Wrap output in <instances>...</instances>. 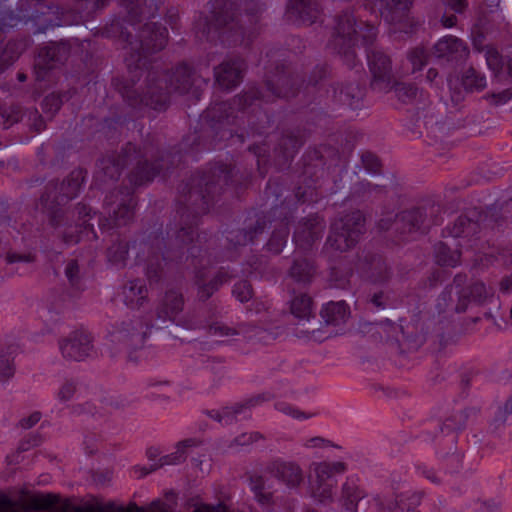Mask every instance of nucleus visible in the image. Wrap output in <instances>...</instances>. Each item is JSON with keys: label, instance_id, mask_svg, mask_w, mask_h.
<instances>
[{"label": "nucleus", "instance_id": "nucleus-16", "mask_svg": "<svg viewBox=\"0 0 512 512\" xmlns=\"http://www.w3.org/2000/svg\"><path fill=\"white\" fill-rule=\"evenodd\" d=\"M270 399L269 395L261 394L250 398L244 402L236 403L232 406L223 407L218 410L208 411V416L222 425H230L238 420L240 415H246L247 411L263 401Z\"/></svg>", "mask_w": 512, "mask_h": 512}, {"label": "nucleus", "instance_id": "nucleus-51", "mask_svg": "<svg viewBox=\"0 0 512 512\" xmlns=\"http://www.w3.org/2000/svg\"><path fill=\"white\" fill-rule=\"evenodd\" d=\"M5 261L9 265L17 263H32L34 262V256L31 253H17L8 252L5 257Z\"/></svg>", "mask_w": 512, "mask_h": 512}, {"label": "nucleus", "instance_id": "nucleus-37", "mask_svg": "<svg viewBox=\"0 0 512 512\" xmlns=\"http://www.w3.org/2000/svg\"><path fill=\"white\" fill-rule=\"evenodd\" d=\"M478 230V224L467 217L460 216L454 223L451 234L453 237H468Z\"/></svg>", "mask_w": 512, "mask_h": 512}, {"label": "nucleus", "instance_id": "nucleus-4", "mask_svg": "<svg viewBox=\"0 0 512 512\" xmlns=\"http://www.w3.org/2000/svg\"><path fill=\"white\" fill-rule=\"evenodd\" d=\"M184 309V297L182 293L175 289L165 292L155 308L157 320L163 323L172 322L188 330L200 329L202 320L195 312L182 314Z\"/></svg>", "mask_w": 512, "mask_h": 512}, {"label": "nucleus", "instance_id": "nucleus-45", "mask_svg": "<svg viewBox=\"0 0 512 512\" xmlns=\"http://www.w3.org/2000/svg\"><path fill=\"white\" fill-rule=\"evenodd\" d=\"M253 294L252 287L250 283L246 280H242L237 282L234 285L233 288V295L238 299L240 302H247L251 299Z\"/></svg>", "mask_w": 512, "mask_h": 512}, {"label": "nucleus", "instance_id": "nucleus-36", "mask_svg": "<svg viewBox=\"0 0 512 512\" xmlns=\"http://www.w3.org/2000/svg\"><path fill=\"white\" fill-rule=\"evenodd\" d=\"M128 257V244L124 241L113 243L107 250V258L117 267H123Z\"/></svg>", "mask_w": 512, "mask_h": 512}, {"label": "nucleus", "instance_id": "nucleus-26", "mask_svg": "<svg viewBox=\"0 0 512 512\" xmlns=\"http://www.w3.org/2000/svg\"><path fill=\"white\" fill-rule=\"evenodd\" d=\"M125 304L132 308L141 307L147 299V288L140 280L129 281L123 287Z\"/></svg>", "mask_w": 512, "mask_h": 512}, {"label": "nucleus", "instance_id": "nucleus-15", "mask_svg": "<svg viewBox=\"0 0 512 512\" xmlns=\"http://www.w3.org/2000/svg\"><path fill=\"white\" fill-rule=\"evenodd\" d=\"M324 229L325 223L322 218L309 216L298 223L293 239L298 247L307 249L321 239Z\"/></svg>", "mask_w": 512, "mask_h": 512}, {"label": "nucleus", "instance_id": "nucleus-12", "mask_svg": "<svg viewBox=\"0 0 512 512\" xmlns=\"http://www.w3.org/2000/svg\"><path fill=\"white\" fill-rule=\"evenodd\" d=\"M368 62L372 73V88L378 91H388L393 81L389 57L383 52L375 50L368 54Z\"/></svg>", "mask_w": 512, "mask_h": 512}, {"label": "nucleus", "instance_id": "nucleus-55", "mask_svg": "<svg viewBox=\"0 0 512 512\" xmlns=\"http://www.w3.org/2000/svg\"><path fill=\"white\" fill-rule=\"evenodd\" d=\"M27 117L30 127L36 132H40L45 129L44 119L37 110L28 111Z\"/></svg>", "mask_w": 512, "mask_h": 512}, {"label": "nucleus", "instance_id": "nucleus-42", "mask_svg": "<svg viewBox=\"0 0 512 512\" xmlns=\"http://www.w3.org/2000/svg\"><path fill=\"white\" fill-rule=\"evenodd\" d=\"M65 276L71 287L81 289L82 276L80 272V267L76 260L68 261L65 267Z\"/></svg>", "mask_w": 512, "mask_h": 512}, {"label": "nucleus", "instance_id": "nucleus-60", "mask_svg": "<svg viewBox=\"0 0 512 512\" xmlns=\"http://www.w3.org/2000/svg\"><path fill=\"white\" fill-rule=\"evenodd\" d=\"M490 98L495 104H504L512 98V88H507L499 93H492Z\"/></svg>", "mask_w": 512, "mask_h": 512}, {"label": "nucleus", "instance_id": "nucleus-6", "mask_svg": "<svg viewBox=\"0 0 512 512\" xmlns=\"http://www.w3.org/2000/svg\"><path fill=\"white\" fill-rule=\"evenodd\" d=\"M346 464L343 462H315L311 464L312 476L310 480L312 496L319 502L325 503L332 500L334 474L345 472Z\"/></svg>", "mask_w": 512, "mask_h": 512}, {"label": "nucleus", "instance_id": "nucleus-43", "mask_svg": "<svg viewBox=\"0 0 512 512\" xmlns=\"http://www.w3.org/2000/svg\"><path fill=\"white\" fill-rule=\"evenodd\" d=\"M14 373L13 359L9 355L0 353V382H7L14 376Z\"/></svg>", "mask_w": 512, "mask_h": 512}, {"label": "nucleus", "instance_id": "nucleus-64", "mask_svg": "<svg viewBox=\"0 0 512 512\" xmlns=\"http://www.w3.org/2000/svg\"><path fill=\"white\" fill-rule=\"evenodd\" d=\"M177 238L182 243H188V242L192 241V239H193V230L191 228H188V229L182 228L178 232Z\"/></svg>", "mask_w": 512, "mask_h": 512}, {"label": "nucleus", "instance_id": "nucleus-27", "mask_svg": "<svg viewBox=\"0 0 512 512\" xmlns=\"http://www.w3.org/2000/svg\"><path fill=\"white\" fill-rule=\"evenodd\" d=\"M349 308L344 301L330 302L321 310V317L326 325H340L346 322Z\"/></svg>", "mask_w": 512, "mask_h": 512}, {"label": "nucleus", "instance_id": "nucleus-52", "mask_svg": "<svg viewBox=\"0 0 512 512\" xmlns=\"http://www.w3.org/2000/svg\"><path fill=\"white\" fill-rule=\"evenodd\" d=\"M369 303L373 305L376 309H384L390 303V297L384 291H376L369 297Z\"/></svg>", "mask_w": 512, "mask_h": 512}, {"label": "nucleus", "instance_id": "nucleus-61", "mask_svg": "<svg viewBox=\"0 0 512 512\" xmlns=\"http://www.w3.org/2000/svg\"><path fill=\"white\" fill-rule=\"evenodd\" d=\"M41 419L40 412H34L30 416L20 420V426L24 429H30L36 425Z\"/></svg>", "mask_w": 512, "mask_h": 512}, {"label": "nucleus", "instance_id": "nucleus-58", "mask_svg": "<svg viewBox=\"0 0 512 512\" xmlns=\"http://www.w3.org/2000/svg\"><path fill=\"white\" fill-rule=\"evenodd\" d=\"M56 502H57L56 496L49 494L46 496H41L39 498H36L34 500V505H35V508H37V509H48L51 506H53L54 504H56Z\"/></svg>", "mask_w": 512, "mask_h": 512}, {"label": "nucleus", "instance_id": "nucleus-31", "mask_svg": "<svg viewBox=\"0 0 512 512\" xmlns=\"http://www.w3.org/2000/svg\"><path fill=\"white\" fill-rule=\"evenodd\" d=\"M313 275L314 267L306 259L295 260L290 269L291 278L300 284L310 283L313 278Z\"/></svg>", "mask_w": 512, "mask_h": 512}, {"label": "nucleus", "instance_id": "nucleus-2", "mask_svg": "<svg viewBox=\"0 0 512 512\" xmlns=\"http://www.w3.org/2000/svg\"><path fill=\"white\" fill-rule=\"evenodd\" d=\"M134 161H136L137 164L131 174V182L134 183V185H142L151 181L159 172L160 167L158 165L153 164L148 167L147 160L142 161L135 146L128 144L123 154L119 155L117 159L109 156L100 161L96 178L103 182L106 180H116L120 176L122 169Z\"/></svg>", "mask_w": 512, "mask_h": 512}, {"label": "nucleus", "instance_id": "nucleus-47", "mask_svg": "<svg viewBox=\"0 0 512 512\" xmlns=\"http://www.w3.org/2000/svg\"><path fill=\"white\" fill-rule=\"evenodd\" d=\"M428 53L422 47H417L409 53V61L413 66V71L420 70L427 62Z\"/></svg>", "mask_w": 512, "mask_h": 512}, {"label": "nucleus", "instance_id": "nucleus-63", "mask_svg": "<svg viewBox=\"0 0 512 512\" xmlns=\"http://www.w3.org/2000/svg\"><path fill=\"white\" fill-rule=\"evenodd\" d=\"M276 409L283 412L284 414L291 415L294 418H301L303 416V413L285 403L276 404Z\"/></svg>", "mask_w": 512, "mask_h": 512}, {"label": "nucleus", "instance_id": "nucleus-22", "mask_svg": "<svg viewBox=\"0 0 512 512\" xmlns=\"http://www.w3.org/2000/svg\"><path fill=\"white\" fill-rule=\"evenodd\" d=\"M202 328L207 329V332L211 336L215 337H233L236 335H248L256 327L248 323H240L236 326H230L222 321H211L204 323L202 321Z\"/></svg>", "mask_w": 512, "mask_h": 512}, {"label": "nucleus", "instance_id": "nucleus-56", "mask_svg": "<svg viewBox=\"0 0 512 512\" xmlns=\"http://www.w3.org/2000/svg\"><path fill=\"white\" fill-rule=\"evenodd\" d=\"M262 438V435L259 432H247L242 433L241 435L237 436L233 443L237 446H243V445H249L251 443H254Z\"/></svg>", "mask_w": 512, "mask_h": 512}, {"label": "nucleus", "instance_id": "nucleus-41", "mask_svg": "<svg viewBox=\"0 0 512 512\" xmlns=\"http://www.w3.org/2000/svg\"><path fill=\"white\" fill-rule=\"evenodd\" d=\"M410 4L411 0H391L388 3L389 14L386 15V18L393 22L400 21L405 16Z\"/></svg>", "mask_w": 512, "mask_h": 512}, {"label": "nucleus", "instance_id": "nucleus-62", "mask_svg": "<svg viewBox=\"0 0 512 512\" xmlns=\"http://www.w3.org/2000/svg\"><path fill=\"white\" fill-rule=\"evenodd\" d=\"M512 414V398L509 399L502 408L499 409L495 421L502 424L506 421V416Z\"/></svg>", "mask_w": 512, "mask_h": 512}, {"label": "nucleus", "instance_id": "nucleus-32", "mask_svg": "<svg viewBox=\"0 0 512 512\" xmlns=\"http://www.w3.org/2000/svg\"><path fill=\"white\" fill-rule=\"evenodd\" d=\"M60 50L61 48L56 45L42 48L36 60V67L40 70L53 69L56 62L59 61Z\"/></svg>", "mask_w": 512, "mask_h": 512}, {"label": "nucleus", "instance_id": "nucleus-5", "mask_svg": "<svg viewBox=\"0 0 512 512\" xmlns=\"http://www.w3.org/2000/svg\"><path fill=\"white\" fill-rule=\"evenodd\" d=\"M355 18L351 12L345 11L338 15L335 20L334 45L339 53L343 52L347 56H353L348 50L358 42L361 37L363 44H370L377 36V30L373 25L365 24L359 32L355 28Z\"/></svg>", "mask_w": 512, "mask_h": 512}, {"label": "nucleus", "instance_id": "nucleus-21", "mask_svg": "<svg viewBox=\"0 0 512 512\" xmlns=\"http://www.w3.org/2000/svg\"><path fill=\"white\" fill-rule=\"evenodd\" d=\"M228 280V274L223 271H219L213 275H209L207 271H198L196 273L195 283L198 287L199 299L203 301L207 300Z\"/></svg>", "mask_w": 512, "mask_h": 512}, {"label": "nucleus", "instance_id": "nucleus-59", "mask_svg": "<svg viewBox=\"0 0 512 512\" xmlns=\"http://www.w3.org/2000/svg\"><path fill=\"white\" fill-rule=\"evenodd\" d=\"M230 241H235V245H246L253 241V235L245 231H237L235 235L231 234Z\"/></svg>", "mask_w": 512, "mask_h": 512}, {"label": "nucleus", "instance_id": "nucleus-46", "mask_svg": "<svg viewBox=\"0 0 512 512\" xmlns=\"http://www.w3.org/2000/svg\"><path fill=\"white\" fill-rule=\"evenodd\" d=\"M485 58L488 67L498 74L503 68V59L499 52L494 48H488L485 52Z\"/></svg>", "mask_w": 512, "mask_h": 512}, {"label": "nucleus", "instance_id": "nucleus-3", "mask_svg": "<svg viewBox=\"0 0 512 512\" xmlns=\"http://www.w3.org/2000/svg\"><path fill=\"white\" fill-rule=\"evenodd\" d=\"M365 230V217L360 211H353L335 220L326 241V248L345 252L355 246Z\"/></svg>", "mask_w": 512, "mask_h": 512}, {"label": "nucleus", "instance_id": "nucleus-7", "mask_svg": "<svg viewBox=\"0 0 512 512\" xmlns=\"http://www.w3.org/2000/svg\"><path fill=\"white\" fill-rule=\"evenodd\" d=\"M83 179V172L75 170L60 185L49 184L46 187V192L41 197L42 205L51 211L56 206L65 205L78 196Z\"/></svg>", "mask_w": 512, "mask_h": 512}, {"label": "nucleus", "instance_id": "nucleus-11", "mask_svg": "<svg viewBox=\"0 0 512 512\" xmlns=\"http://www.w3.org/2000/svg\"><path fill=\"white\" fill-rule=\"evenodd\" d=\"M149 327L140 318L123 321L112 332V341L129 348H139L147 338Z\"/></svg>", "mask_w": 512, "mask_h": 512}, {"label": "nucleus", "instance_id": "nucleus-29", "mask_svg": "<svg viewBox=\"0 0 512 512\" xmlns=\"http://www.w3.org/2000/svg\"><path fill=\"white\" fill-rule=\"evenodd\" d=\"M461 83L464 89L468 92L482 91L487 85L485 76L473 67H470L463 72Z\"/></svg>", "mask_w": 512, "mask_h": 512}, {"label": "nucleus", "instance_id": "nucleus-38", "mask_svg": "<svg viewBox=\"0 0 512 512\" xmlns=\"http://www.w3.org/2000/svg\"><path fill=\"white\" fill-rule=\"evenodd\" d=\"M279 472L283 481L291 487L298 486L303 479L301 468L295 464H284L281 466Z\"/></svg>", "mask_w": 512, "mask_h": 512}, {"label": "nucleus", "instance_id": "nucleus-49", "mask_svg": "<svg viewBox=\"0 0 512 512\" xmlns=\"http://www.w3.org/2000/svg\"><path fill=\"white\" fill-rule=\"evenodd\" d=\"M303 446L307 449H322V448H327V447L338 448V446L335 445L332 441H330L326 438H323L321 436H315V437L306 439L303 442Z\"/></svg>", "mask_w": 512, "mask_h": 512}, {"label": "nucleus", "instance_id": "nucleus-30", "mask_svg": "<svg viewBox=\"0 0 512 512\" xmlns=\"http://www.w3.org/2000/svg\"><path fill=\"white\" fill-rule=\"evenodd\" d=\"M464 289L468 291V300L470 303L483 304L492 298L494 291L487 288L483 282L473 281L468 284L464 283Z\"/></svg>", "mask_w": 512, "mask_h": 512}, {"label": "nucleus", "instance_id": "nucleus-34", "mask_svg": "<svg viewBox=\"0 0 512 512\" xmlns=\"http://www.w3.org/2000/svg\"><path fill=\"white\" fill-rule=\"evenodd\" d=\"M250 488L257 501L261 504H269L272 499V492L267 486L266 480L260 475L250 477Z\"/></svg>", "mask_w": 512, "mask_h": 512}, {"label": "nucleus", "instance_id": "nucleus-10", "mask_svg": "<svg viewBox=\"0 0 512 512\" xmlns=\"http://www.w3.org/2000/svg\"><path fill=\"white\" fill-rule=\"evenodd\" d=\"M464 276L457 275L452 284L448 285L437 299L436 308L439 313H461L470 304L468 291L464 289Z\"/></svg>", "mask_w": 512, "mask_h": 512}, {"label": "nucleus", "instance_id": "nucleus-14", "mask_svg": "<svg viewBox=\"0 0 512 512\" xmlns=\"http://www.w3.org/2000/svg\"><path fill=\"white\" fill-rule=\"evenodd\" d=\"M109 214L115 226H124L134 217L135 199L129 191H115L108 198Z\"/></svg>", "mask_w": 512, "mask_h": 512}, {"label": "nucleus", "instance_id": "nucleus-8", "mask_svg": "<svg viewBox=\"0 0 512 512\" xmlns=\"http://www.w3.org/2000/svg\"><path fill=\"white\" fill-rule=\"evenodd\" d=\"M207 34L211 38H213L211 34H218L223 42L236 44L244 41V31L234 19L232 3L225 4L222 10L215 12L213 23L208 26Z\"/></svg>", "mask_w": 512, "mask_h": 512}, {"label": "nucleus", "instance_id": "nucleus-50", "mask_svg": "<svg viewBox=\"0 0 512 512\" xmlns=\"http://www.w3.org/2000/svg\"><path fill=\"white\" fill-rule=\"evenodd\" d=\"M361 159H362V164H363L364 168L368 172L376 174L380 171L381 164L376 155H374L370 152H366V153L362 154Z\"/></svg>", "mask_w": 512, "mask_h": 512}, {"label": "nucleus", "instance_id": "nucleus-9", "mask_svg": "<svg viewBox=\"0 0 512 512\" xmlns=\"http://www.w3.org/2000/svg\"><path fill=\"white\" fill-rule=\"evenodd\" d=\"M58 348L66 361H83L95 354L93 338L84 331H73L59 339Z\"/></svg>", "mask_w": 512, "mask_h": 512}, {"label": "nucleus", "instance_id": "nucleus-13", "mask_svg": "<svg viewBox=\"0 0 512 512\" xmlns=\"http://www.w3.org/2000/svg\"><path fill=\"white\" fill-rule=\"evenodd\" d=\"M430 224L431 222L427 220V210L424 208H415L403 211L396 216L393 223H390V219H381L379 221V227L381 229L388 230L393 227L400 233L411 232L422 227H428Z\"/></svg>", "mask_w": 512, "mask_h": 512}, {"label": "nucleus", "instance_id": "nucleus-1", "mask_svg": "<svg viewBox=\"0 0 512 512\" xmlns=\"http://www.w3.org/2000/svg\"><path fill=\"white\" fill-rule=\"evenodd\" d=\"M122 37L127 42L124 49L127 50L125 62L131 75V82L134 86L143 73L146 74L144 85H139L133 91L127 90L126 96L132 104L139 102L150 106L155 110H162L167 106L169 95L172 92L189 94L198 97L202 84L206 81L197 76L188 66L183 65L176 68L172 74L160 76L158 71L145 70V56L140 50L146 53H153L162 50L168 38L167 28L161 24L146 23L141 29L139 39L134 42L129 40L130 33L122 32Z\"/></svg>", "mask_w": 512, "mask_h": 512}, {"label": "nucleus", "instance_id": "nucleus-40", "mask_svg": "<svg viewBox=\"0 0 512 512\" xmlns=\"http://www.w3.org/2000/svg\"><path fill=\"white\" fill-rule=\"evenodd\" d=\"M21 119V109L18 106L5 107L0 104V125L8 128Z\"/></svg>", "mask_w": 512, "mask_h": 512}, {"label": "nucleus", "instance_id": "nucleus-57", "mask_svg": "<svg viewBox=\"0 0 512 512\" xmlns=\"http://www.w3.org/2000/svg\"><path fill=\"white\" fill-rule=\"evenodd\" d=\"M301 144L302 142L298 138L291 135L284 136L280 142V145L286 154L294 152L301 146Z\"/></svg>", "mask_w": 512, "mask_h": 512}, {"label": "nucleus", "instance_id": "nucleus-28", "mask_svg": "<svg viewBox=\"0 0 512 512\" xmlns=\"http://www.w3.org/2000/svg\"><path fill=\"white\" fill-rule=\"evenodd\" d=\"M291 313L299 320L315 319L313 301L310 296L305 293L295 295L290 302Z\"/></svg>", "mask_w": 512, "mask_h": 512}, {"label": "nucleus", "instance_id": "nucleus-23", "mask_svg": "<svg viewBox=\"0 0 512 512\" xmlns=\"http://www.w3.org/2000/svg\"><path fill=\"white\" fill-rule=\"evenodd\" d=\"M288 14L304 24H312L319 15L316 2L312 0H289Z\"/></svg>", "mask_w": 512, "mask_h": 512}, {"label": "nucleus", "instance_id": "nucleus-44", "mask_svg": "<svg viewBox=\"0 0 512 512\" xmlns=\"http://www.w3.org/2000/svg\"><path fill=\"white\" fill-rule=\"evenodd\" d=\"M277 83L281 86L277 90L274 89L270 82L267 84L268 89L277 97H290L295 95V91L292 89V86L290 85L291 80L289 78L284 76L280 77Z\"/></svg>", "mask_w": 512, "mask_h": 512}, {"label": "nucleus", "instance_id": "nucleus-39", "mask_svg": "<svg viewBox=\"0 0 512 512\" xmlns=\"http://www.w3.org/2000/svg\"><path fill=\"white\" fill-rule=\"evenodd\" d=\"M289 230L285 224L281 225L279 229H275L270 240L267 243V248L274 254H279L286 244Z\"/></svg>", "mask_w": 512, "mask_h": 512}, {"label": "nucleus", "instance_id": "nucleus-17", "mask_svg": "<svg viewBox=\"0 0 512 512\" xmlns=\"http://www.w3.org/2000/svg\"><path fill=\"white\" fill-rule=\"evenodd\" d=\"M230 173L225 165H219L209 172V175L203 177L204 190H201V199L205 205L202 212L209 209V201L214 199L215 195L222 192L223 186L228 184Z\"/></svg>", "mask_w": 512, "mask_h": 512}, {"label": "nucleus", "instance_id": "nucleus-33", "mask_svg": "<svg viewBox=\"0 0 512 512\" xmlns=\"http://www.w3.org/2000/svg\"><path fill=\"white\" fill-rule=\"evenodd\" d=\"M460 255L458 250H451L445 243L435 246V258L441 266L455 267L459 263Z\"/></svg>", "mask_w": 512, "mask_h": 512}, {"label": "nucleus", "instance_id": "nucleus-18", "mask_svg": "<svg viewBox=\"0 0 512 512\" xmlns=\"http://www.w3.org/2000/svg\"><path fill=\"white\" fill-rule=\"evenodd\" d=\"M257 97V91H250L235 98L233 100V103H217L208 109L207 117L217 122H221L224 119L228 120L229 117L232 116L236 108L239 110H244L248 106H251L253 104V101L257 99Z\"/></svg>", "mask_w": 512, "mask_h": 512}, {"label": "nucleus", "instance_id": "nucleus-19", "mask_svg": "<svg viewBox=\"0 0 512 512\" xmlns=\"http://www.w3.org/2000/svg\"><path fill=\"white\" fill-rule=\"evenodd\" d=\"M434 49L438 57L454 62H464L470 53L467 44L454 36L443 37L435 44Z\"/></svg>", "mask_w": 512, "mask_h": 512}, {"label": "nucleus", "instance_id": "nucleus-48", "mask_svg": "<svg viewBox=\"0 0 512 512\" xmlns=\"http://www.w3.org/2000/svg\"><path fill=\"white\" fill-rule=\"evenodd\" d=\"M61 105L62 99L57 94L47 95L42 102L44 112L49 114L51 117L60 109Z\"/></svg>", "mask_w": 512, "mask_h": 512}, {"label": "nucleus", "instance_id": "nucleus-20", "mask_svg": "<svg viewBox=\"0 0 512 512\" xmlns=\"http://www.w3.org/2000/svg\"><path fill=\"white\" fill-rule=\"evenodd\" d=\"M243 62L227 60L214 69V76L217 84L223 89H232L242 80Z\"/></svg>", "mask_w": 512, "mask_h": 512}, {"label": "nucleus", "instance_id": "nucleus-25", "mask_svg": "<svg viewBox=\"0 0 512 512\" xmlns=\"http://www.w3.org/2000/svg\"><path fill=\"white\" fill-rule=\"evenodd\" d=\"M194 445L195 441L193 439H186L179 442L174 452L161 457L157 464L152 465L149 469H145L143 474L147 475L166 465H177L184 462L186 459V449Z\"/></svg>", "mask_w": 512, "mask_h": 512}, {"label": "nucleus", "instance_id": "nucleus-35", "mask_svg": "<svg viewBox=\"0 0 512 512\" xmlns=\"http://www.w3.org/2000/svg\"><path fill=\"white\" fill-rule=\"evenodd\" d=\"M79 392V384L75 379H64L57 391H56V399L61 404H66L72 400H74Z\"/></svg>", "mask_w": 512, "mask_h": 512}, {"label": "nucleus", "instance_id": "nucleus-54", "mask_svg": "<svg viewBox=\"0 0 512 512\" xmlns=\"http://www.w3.org/2000/svg\"><path fill=\"white\" fill-rule=\"evenodd\" d=\"M161 270V263L158 257L155 258V264L154 256L148 259L147 276L150 281L157 282L160 278Z\"/></svg>", "mask_w": 512, "mask_h": 512}, {"label": "nucleus", "instance_id": "nucleus-24", "mask_svg": "<svg viewBox=\"0 0 512 512\" xmlns=\"http://www.w3.org/2000/svg\"><path fill=\"white\" fill-rule=\"evenodd\" d=\"M394 93L401 102L414 103L419 109H424L429 102L428 95L411 83H397L394 86Z\"/></svg>", "mask_w": 512, "mask_h": 512}, {"label": "nucleus", "instance_id": "nucleus-53", "mask_svg": "<svg viewBox=\"0 0 512 512\" xmlns=\"http://www.w3.org/2000/svg\"><path fill=\"white\" fill-rule=\"evenodd\" d=\"M382 188L378 185H371L369 182L361 181L353 186V193L356 195L372 194L373 192L379 193Z\"/></svg>", "mask_w": 512, "mask_h": 512}]
</instances>
